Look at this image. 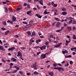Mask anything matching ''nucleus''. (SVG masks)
I'll return each mask as SVG.
<instances>
[{
  "label": "nucleus",
  "mask_w": 76,
  "mask_h": 76,
  "mask_svg": "<svg viewBox=\"0 0 76 76\" xmlns=\"http://www.w3.org/2000/svg\"><path fill=\"white\" fill-rule=\"evenodd\" d=\"M54 69H58V71H61V70H62V71H64V68L62 67H57L56 68L54 67Z\"/></svg>",
  "instance_id": "f257e3e1"
},
{
  "label": "nucleus",
  "mask_w": 76,
  "mask_h": 76,
  "mask_svg": "<svg viewBox=\"0 0 76 76\" xmlns=\"http://www.w3.org/2000/svg\"><path fill=\"white\" fill-rule=\"evenodd\" d=\"M31 67L32 68H34L35 70H37V68H36V67H37V63L35 62V63L33 64V65L31 66Z\"/></svg>",
  "instance_id": "f03ea898"
},
{
  "label": "nucleus",
  "mask_w": 76,
  "mask_h": 76,
  "mask_svg": "<svg viewBox=\"0 0 76 76\" xmlns=\"http://www.w3.org/2000/svg\"><path fill=\"white\" fill-rule=\"evenodd\" d=\"M68 23H69V24H71V23H73V24H76V22L75 20H71Z\"/></svg>",
  "instance_id": "7ed1b4c3"
},
{
  "label": "nucleus",
  "mask_w": 76,
  "mask_h": 76,
  "mask_svg": "<svg viewBox=\"0 0 76 76\" xmlns=\"http://www.w3.org/2000/svg\"><path fill=\"white\" fill-rule=\"evenodd\" d=\"M62 44V43H61L58 44H57L56 45H55L54 47H55V48H58V47H60V46Z\"/></svg>",
  "instance_id": "20e7f679"
},
{
  "label": "nucleus",
  "mask_w": 76,
  "mask_h": 76,
  "mask_svg": "<svg viewBox=\"0 0 76 76\" xmlns=\"http://www.w3.org/2000/svg\"><path fill=\"white\" fill-rule=\"evenodd\" d=\"M40 57L41 59H42V58H46V56H45V54H42Z\"/></svg>",
  "instance_id": "39448f33"
},
{
  "label": "nucleus",
  "mask_w": 76,
  "mask_h": 76,
  "mask_svg": "<svg viewBox=\"0 0 76 76\" xmlns=\"http://www.w3.org/2000/svg\"><path fill=\"white\" fill-rule=\"evenodd\" d=\"M12 20L13 22H15V21L16 20V17H15L13 15L12 16Z\"/></svg>",
  "instance_id": "423d86ee"
},
{
  "label": "nucleus",
  "mask_w": 76,
  "mask_h": 76,
  "mask_svg": "<svg viewBox=\"0 0 76 76\" xmlns=\"http://www.w3.org/2000/svg\"><path fill=\"white\" fill-rule=\"evenodd\" d=\"M43 1V0H39V3L41 5H43V1Z\"/></svg>",
  "instance_id": "0eeeda50"
},
{
  "label": "nucleus",
  "mask_w": 76,
  "mask_h": 76,
  "mask_svg": "<svg viewBox=\"0 0 76 76\" xmlns=\"http://www.w3.org/2000/svg\"><path fill=\"white\" fill-rule=\"evenodd\" d=\"M34 48H37V49L38 48H40L41 50H43V49H42V47H39V46L34 47Z\"/></svg>",
  "instance_id": "6e6552de"
},
{
  "label": "nucleus",
  "mask_w": 76,
  "mask_h": 76,
  "mask_svg": "<svg viewBox=\"0 0 76 76\" xmlns=\"http://www.w3.org/2000/svg\"><path fill=\"white\" fill-rule=\"evenodd\" d=\"M4 8L5 10H12L14 9H13L11 8H8V9H7V7H4Z\"/></svg>",
  "instance_id": "1a4fd4ad"
},
{
  "label": "nucleus",
  "mask_w": 76,
  "mask_h": 76,
  "mask_svg": "<svg viewBox=\"0 0 76 76\" xmlns=\"http://www.w3.org/2000/svg\"><path fill=\"white\" fill-rule=\"evenodd\" d=\"M0 50L2 51H5V49L3 48V47L2 46H0Z\"/></svg>",
  "instance_id": "9d476101"
},
{
  "label": "nucleus",
  "mask_w": 76,
  "mask_h": 76,
  "mask_svg": "<svg viewBox=\"0 0 76 76\" xmlns=\"http://www.w3.org/2000/svg\"><path fill=\"white\" fill-rule=\"evenodd\" d=\"M36 16H37L38 18H39L40 19H41V18L42 16H41L40 15H38V14H36Z\"/></svg>",
  "instance_id": "9b49d317"
},
{
  "label": "nucleus",
  "mask_w": 76,
  "mask_h": 76,
  "mask_svg": "<svg viewBox=\"0 0 76 76\" xmlns=\"http://www.w3.org/2000/svg\"><path fill=\"white\" fill-rule=\"evenodd\" d=\"M50 13V12H47V10H45L44 12V14H45V15H47V14H49Z\"/></svg>",
  "instance_id": "f8f14e48"
},
{
  "label": "nucleus",
  "mask_w": 76,
  "mask_h": 76,
  "mask_svg": "<svg viewBox=\"0 0 76 76\" xmlns=\"http://www.w3.org/2000/svg\"><path fill=\"white\" fill-rule=\"evenodd\" d=\"M67 28L68 29V31H72V27H67Z\"/></svg>",
  "instance_id": "ddd939ff"
},
{
  "label": "nucleus",
  "mask_w": 76,
  "mask_h": 76,
  "mask_svg": "<svg viewBox=\"0 0 76 76\" xmlns=\"http://www.w3.org/2000/svg\"><path fill=\"white\" fill-rule=\"evenodd\" d=\"M66 19L68 20H72V19H73V18L71 17H67Z\"/></svg>",
  "instance_id": "4468645a"
},
{
  "label": "nucleus",
  "mask_w": 76,
  "mask_h": 76,
  "mask_svg": "<svg viewBox=\"0 0 76 76\" xmlns=\"http://www.w3.org/2000/svg\"><path fill=\"white\" fill-rule=\"evenodd\" d=\"M22 9V6H20L17 8L16 10H20Z\"/></svg>",
  "instance_id": "2eb2a0df"
},
{
  "label": "nucleus",
  "mask_w": 76,
  "mask_h": 76,
  "mask_svg": "<svg viewBox=\"0 0 76 76\" xmlns=\"http://www.w3.org/2000/svg\"><path fill=\"white\" fill-rule=\"evenodd\" d=\"M71 57H72V56L70 55L69 56H65V58H71Z\"/></svg>",
  "instance_id": "dca6fc26"
},
{
  "label": "nucleus",
  "mask_w": 76,
  "mask_h": 76,
  "mask_svg": "<svg viewBox=\"0 0 76 76\" xmlns=\"http://www.w3.org/2000/svg\"><path fill=\"white\" fill-rule=\"evenodd\" d=\"M11 61H16V59L15 58H11Z\"/></svg>",
  "instance_id": "f3484780"
},
{
  "label": "nucleus",
  "mask_w": 76,
  "mask_h": 76,
  "mask_svg": "<svg viewBox=\"0 0 76 76\" xmlns=\"http://www.w3.org/2000/svg\"><path fill=\"white\" fill-rule=\"evenodd\" d=\"M36 35V34H35V31H34L33 32H32V34L31 35V36H35Z\"/></svg>",
  "instance_id": "a211bd4d"
},
{
  "label": "nucleus",
  "mask_w": 76,
  "mask_h": 76,
  "mask_svg": "<svg viewBox=\"0 0 76 76\" xmlns=\"http://www.w3.org/2000/svg\"><path fill=\"white\" fill-rule=\"evenodd\" d=\"M61 23L60 22H58L57 23L56 25V26H57L58 27L60 25Z\"/></svg>",
  "instance_id": "6ab92c4d"
},
{
  "label": "nucleus",
  "mask_w": 76,
  "mask_h": 76,
  "mask_svg": "<svg viewBox=\"0 0 76 76\" xmlns=\"http://www.w3.org/2000/svg\"><path fill=\"white\" fill-rule=\"evenodd\" d=\"M49 75L51 76H54V73H53V72H50L49 73Z\"/></svg>",
  "instance_id": "aec40b11"
},
{
  "label": "nucleus",
  "mask_w": 76,
  "mask_h": 76,
  "mask_svg": "<svg viewBox=\"0 0 76 76\" xmlns=\"http://www.w3.org/2000/svg\"><path fill=\"white\" fill-rule=\"evenodd\" d=\"M10 32V31L9 30H7L5 33V34L6 35H7V34L9 33Z\"/></svg>",
  "instance_id": "412c9836"
},
{
  "label": "nucleus",
  "mask_w": 76,
  "mask_h": 76,
  "mask_svg": "<svg viewBox=\"0 0 76 76\" xmlns=\"http://www.w3.org/2000/svg\"><path fill=\"white\" fill-rule=\"evenodd\" d=\"M41 41L39 39H38V40L36 41V43L37 44H38L39 42H41Z\"/></svg>",
  "instance_id": "4be33fe9"
},
{
  "label": "nucleus",
  "mask_w": 76,
  "mask_h": 76,
  "mask_svg": "<svg viewBox=\"0 0 76 76\" xmlns=\"http://www.w3.org/2000/svg\"><path fill=\"white\" fill-rule=\"evenodd\" d=\"M42 48V49H43V50H45L46 48V46L43 45Z\"/></svg>",
  "instance_id": "5701e85b"
},
{
  "label": "nucleus",
  "mask_w": 76,
  "mask_h": 76,
  "mask_svg": "<svg viewBox=\"0 0 76 76\" xmlns=\"http://www.w3.org/2000/svg\"><path fill=\"white\" fill-rule=\"evenodd\" d=\"M31 12H32V11H31V10L28 11L27 12V15H29V13H31Z\"/></svg>",
  "instance_id": "b1692460"
},
{
  "label": "nucleus",
  "mask_w": 76,
  "mask_h": 76,
  "mask_svg": "<svg viewBox=\"0 0 76 76\" xmlns=\"http://www.w3.org/2000/svg\"><path fill=\"white\" fill-rule=\"evenodd\" d=\"M62 15H67V12H62Z\"/></svg>",
  "instance_id": "393cba45"
},
{
  "label": "nucleus",
  "mask_w": 76,
  "mask_h": 76,
  "mask_svg": "<svg viewBox=\"0 0 76 76\" xmlns=\"http://www.w3.org/2000/svg\"><path fill=\"white\" fill-rule=\"evenodd\" d=\"M14 67H15V68H16L17 70H19V68L18 67L16 66H14Z\"/></svg>",
  "instance_id": "a878e982"
},
{
  "label": "nucleus",
  "mask_w": 76,
  "mask_h": 76,
  "mask_svg": "<svg viewBox=\"0 0 76 76\" xmlns=\"http://www.w3.org/2000/svg\"><path fill=\"white\" fill-rule=\"evenodd\" d=\"M55 20H56L57 21H60V20L58 18H55Z\"/></svg>",
  "instance_id": "bb28decb"
},
{
  "label": "nucleus",
  "mask_w": 76,
  "mask_h": 76,
  "mask_svg": "<svg viewBox=\"0 0 76 76\" xmlns=\"http://www.w3.org/2000/svg\"><path fill=\"white\" fill-rule=\"evenodd\" d=\"M69 66V63H67L66 64H65V67H66V66H67V67H68Z\"/></svg>",
  "instance_id": "cd10ccee"
},
{
  "label": "nucleus",
  "mask_w": 76,
  "mask_h": 76,
  "mask_svg": "<svg viewBox=\"0 0 76 76\" xmlns=\"http://www.w3.org/2000/svg\"><path fill=\"white\" fill-rule=\"evenodd\" d=\"M34 75H38V72H34Z\"/></svg>",
  "instance_id": "c85d7f7f"
},
{
  "label": "nucleus",
  "mask_w": 76,
  "mask_h": 76,
  "mask_svg": "<svg viewBox=\"0 0 76 76\" xmlns=\"http://www.w3.org/2000/svg\"><path fill=\"white\" fill-rule=\"evenodd\" d=\"M73 37V39H76V37L75 36V34H74Z\"/></svg>",
  "instance_id": "c756f323"
},
{
  "label": "nucleus",
  "mask_w": 76,
  "mask_h": 76,
  "mask_svg": "<svg viewBox=\"0 0 76 76\" xmlns=\"http://www.w3.org/2000/svg\"><path fill=\"white\" fill-rule=\"evenodd\" d=\"M23 30L24 31H27V30H28V28L25 27L23 29Z\"/></svg>",
  "instance_id": "7c9ffc66"
},
{
  "label": "nucleus",
  "mask_w": 76,
  "mask_h": 76,
  "mask_svg": "<svg viewBox=\"0 0 76 76\" xmlns=\"http://www.w3.org/2000/svg\"><path fill=\"white\" fill-rule=\"evenodd\" d=\"M27 33L28 34H29L30 35H31V32H30V31H28L27 32Z\"/></svg>",
  "instance_id": "2f4dec72"
},
{
  "label": "nucleus",
  "mask_w": 76,
  "mask_h": 76,
  "mask_svg": "<svg viewBox=\"0 0 76 76\" xmlns=\"http://www.w3.org/2000/svg\"><path fill=\"white\" fill-rule=\"evenodd\" d=\"M56 66H57V64H53V66L54 67H56Z\"/></svg>",
  "instance_id": "473e14b6"
},
{
  "label": "nucleus",
  "mask_w": 76,
  "mask_h": 76,
  "mask_svg": "<svg viewBox=\"0 0 76 76\" xmlns=\"http://www.w3.org/2000/svg\"><path fill=\"white\" fill-rule=\"evenodd\" d=\"M18 72V70H15L13 71V73H16V72Z\"/></svg>",
  "instance_id": "72a5a7b5"
},
{
  "label": "nucleus",
  "mask_w": 76,
  "mask_h": 76,
  "mask_svg": "<svg viewBox=\"0 0 76 76\" xmlns=\"http://www.w3.org/2000/svg\"><path fill=\"white\" fill-rule=\"evenodd\" d=\"M45 44L46 45H48V42L47 41L46 42H45Z\"/></svg>",
  "instance_id": "f704fd0d"
},
{
  "label": "nucleus",
  "mask_w": 76,
  "mask_h": 76,
  "mask_svg": "<svg viewBox=\"0 0 76 76\" xmlns=\"http://www.w3.org/2000/svg\"><path fill=\"white\" fill-rule=\"evenodd\" d=\"M56 22H54L53 23H52V26H54V25L56 24Z\"/></svg>",
  "instance_id": "c9c22d12"
},
{
  "label": "nucleus",
  "mask_w": 76,
  "mask_h": 76,
  "mask_svg": "<svg viewBox=\"0 0 76 76\" xmlns=\"http://www.w3.org/2000/svg\"><path fill=\"white\" fill-rule=\"evenodd\" d=\"M19 73H20L21 75H23V72L22 71H19Z\"/></svg>",
  "instance_id": "e433bc0d"
},
{
  "label": "nucleus",
  "mask_w": 76,
  "mask_h": 76,
  "mask_svg": "<svg viewBox=\"0 0 76 76\" xmlns=\"http://www.w3.org/2000/svg\"><path fill=\"white\" fill-rule=\"evenodd\" d=\"M73 61H71L69 62V63L70 64H73Z\"/></svg>",
  "instance_id": "4c0bfd02"
},
{
  "label": "nucleus",
  "mask_w": 76,
  "mask_h": 76,
  "mask_svg": "<svg viewBox=\"0 0 76 76\" xmlns=\"http://www.w3.org/2000/svg\"><path fill=\"white\" fill-rule=\"evenodd\" d=\"M72 29H73V31H74V30H76V27H74L72 28Z\"/></svg>",
  "instance_id": "58836bf2"
},
{
  "label": "nucleus",
  "mask_w": 76,
  "mask_h": 76,
  "mask_svg": "<svg viewBox=\"0 0 76 76\" xmlns=\"http://www.w3.org/2000/svg\"><path fill=\"white\" fill-rule=\"evenodd\" d=\"M21 49H22V50H25L26 49V48L25 47H22L21 48Z\"/></svg>",
  "instance_id": "ea45409f"
},
{
  "label": "nucleus",
  "mask_w": 76,
  "mask_h": 76,
  "mask_svg": "<svg viewBox=\"0 0 76 76\" xmlns=\"http://www.w3.org/2000/svg\"><path fill=\"white\" fill-rule=\"evenodd\" d=\"M1 29L3 31H4V30H6V29L4 28H2Z\"/></svg>",
  "instance_id": "a19ab883"
},
{
  "label": "nucleus",
  "mask_w": 76,
  "mask_h": 76,
  "mask_svg": "<svg viewBox=\"0 0 76 76\" xmlns=\"http://www.w3.org/2000/svg\"><path fill=\"white\" fill-rule=\"evenodd\" d=\"M3 24L4 26H6V22H4L3 23Z\"/></svg>",
  "instance_id": "79ce46f5"
},
{
  "label": "nucleus",
  "mask_w": 76,
  "mask_h": 76,
  "mask_svg": "<svg viewBox=\"0 0 76 76\" xmlns=\"http://www.w3.org/2000/svg\"><path fill=\"white\" fill-rule=\"evenodd\" d=\"M11 50H15V48L14 47H13L11 48Z\"/></svg>",
  "instance_id": "37998d69"
},
{
  "label": "nucleus",
  "mask_w": 76,
  "mask_h": 76,
  "mask_svg": "<svg viewBox=\"0 0 76 76\" xmlns=\"http://www.w3.org/2000/svg\"><path fill=\"white\" fill-rule=\"evenodd\" d=\"M2 61L3 62H4V63H6V61H5L3 59H2Z\"/></svg>",
  "instance_id": "c03bdc74"
},
{
  "label": "nucleus",
  "mask_w": 76,
  "mask_h": 76,
  "mask_svg": "<svg viewBox=\"0 0 76 76\" xmlns=\"http://www.w3.org/2000/svg\"><path fill=\"white\" fill-rule=\"evenodd\" d=\"M41 53V52H37V56H38L39 55V54H40Z\"/></svg>",
  "instance_id": "a18cd8bd"
},
{
  "label": "nucleus",
  "mask_w": 76,
  "mask_h": 76,
  "mask_svg": "<svg viewBox=\"0 0 76 76\" xmlns=\"http://www.w3.org/2000/svg\"><path fill=\"white\" fill-rule=\"evenodd\" d=\"M25 28H29V25H28V24L26 25V26H25Z\"/></svg>",
  "instance_id": "49530a36"
},
{
  "label": "nucleus",
  "mask_w": 76,
  "mask_h": 76,
  "mask_svg": "<svg viewBox=\"0 0 76 76\" xmlns=\"http://www.w3.org/2000/svg\"><path fill=\"white\" fill-rule=\"evenodd\" d=\"M50 38H53L54 37V36L53 35H50Z\"/></svg>",
  "instance_id": "de8ad7c7"
},
{
  "label": "nucleus",
  "mask_w": 76,
  "mask_h": 76,
  "mask_svg": "<svg viewBox=\"0 0 76 76\" xmlns=\"http://www.w3.org/2000/svg\"><path fill=\"white\" fill-rule=\"evenodd\" d=\"M29 26V28H30V27H31V26H32V24H28Z\"/></svg>",
  "instance_id": "09e8293b"
},
{
  "label": "nucleus",
  "mask_w": 76,
  "mask_h": 76,
  "mask_svg": "<svg viewBox=\"0 0 76 76\" xmlns=\"http://www.w3.org/2000/svg\"><path fill=\"white\" fill-rule=\"evenodd\" d=\"M23 23H24V24H28V23L27 22H23Z\"/></svg>",
  "instance_id": "8fccbe9b"
},
{
  "label": "nucleus",
  "mask_w": 76,
  "mask_h": 76,
  "mask_svg": "<svg viewBox=\"0 0 76 76\" xmlns=\"http://www.w3.org/2000/svg\"><path fill=\"white\" fill-rule=\"evenodd\" d=\"M37 7L38 9H40V7H39V6L38 5H37Z\"/></svg>",
  "instance_id": "3c124183"
},
{
  "label": "nucleus",
  "mask_w": 76,
  "mask_h": 76,
  "mask_svg": "<svg viewBox=\"0 0 76 76\" xmlns=\"http://www.w3.org/2000/svg\"><path fill=\"white\" fill-rule=\"evenodd\" d=\"M19 56L20 57H22V54H20L19 55Z\"/></svg>",
  "instance_id": "603ef678"
},
{
  "label": "nucleus",
  "mask_w": 76,
  "mask_h": 76,
  "mask_svg": "<svg viewBox=\"0 0 76 76\" xmlns=\"http://www.w3.org/2000/svg\"><path fill=\"white\" fill-rule=\"evenodd\" d=\"M54 7H57V4H55L53 5Z\"/></svg>",
  "instance_id": "864d4df0"
},
{
  "label": "nucleus",
  "mask_w": 76,
  "mask_h": 76,
  "mask_svg": "<svg viewBox=\"0 0 76 76\" xmlns=\"http://www.w3.org/2000/svg\"><path fill=\"white\" fill-rule=\"evenodd\" d=\"M30 41H31V42H34V41L33 39H31Z\"/></svg>",
  "instance_id": "5fc2aeb1"
},
{
  "label": "nucleus",
  "mask_w": 76,
  "mask_h": 76,
  "mask_svg": "<svg viewBox=\"0 0 76 76\" xmlns=\"http://www.w3.org/2000/svg\"><path fill=\"white\" fill-rule=\"evenodd\" d=\"M18 54H19V55H20V54H20V53H21V52H20V51H18Z\"/></svg>",
  "instance_id": "6e6d98bb"
},
{
  "label": "nucleus",
  "mask_w": 76,
  "mask_h": 76,
  "mask_svg": "<svg viewBox=\"0 0 76 76\" xmlns=\"http://www.w3.org/2000/svg\"><path fill=\"white\" fill-rule=\"evenodd\" d=\"M66 43H70V41H67V40H66Z\"/></svg>",
  "instance_id": "4d7b16f0"
},
{
  "label": "nucleus",
  "mask_w": 76,
  "mask_h": 76,
  "mask_svg": "<svg viewBox=\"0 0 76 76\" xmlns=\"http://www.w3.org/2000/svg\"><path fill=\"white\" fill-rule=\"evenodd\" d=\"M15 27L18 28V27H19V25H16V26H15Z\"/></svg>",
  "instance_id": "13d9d810"
},
{
  "label": "nucleus",
  "mask_w": 76,
  "mask_h": 76,
  "mask_svg": "<svg viewBox=\"0 0 76 76\" xmlns=\"http://www.w3.org/2000/svg\"><path fill=\"white\" fill-rule=\"evenodd\" d=\"M72 7H76V5H72Z\"/></svg>",
  "instance_id": "bf43d9fd"
},
{
  "label": "nucleus",
  "mask_w": 76,
  "mask_h": 76,
  "mask_svg": "<svg viewBox=\"0 0 76 76\" xmlns=\"http://www.w3.org/2000/svg\"><path fill=\"white\" fill-rule=\"evenodd\" d=\"M40 37L41 38H44V36H40Z\"/></svg>",
  "instance_id": "052dcab7"
},
{
  "label": "nucleus",
  "mask_w": 76,
  "mask_h": 76,
  "mask_svg": "<svg viewBox=\"0 0 76 76\" xmlns=\"http://www.w3.org/2000/svg\"><path fill=\"white\" fill-rule=\"evenodd\" d=\"M23 5L24 6H27V5H28V4L25 3L23 4Z\"/></svg>",
  "instance_id": "680f3d73"
},
{
  "label": "nucleus",
  "mask_w": 76,
  "mask_h": 76,
  "mask_svg": "<svg viewBox=\"0 0 76 76\" xmlns=\"http://www.w3.org/2000/svg\"><path fill=\"white\" fill-rule=\"evenodd\" d=\"M65 52L66 53H68V51H67V50H65Z\"/></svg>",
  "instance_id": "e2e57ef3"
},
{
  "label": "nucleus",
  "mask_w": 76,
  "mask_h": 76,
  "mask_svg": "<svg viewBox=\"0 0 76 76\" xmlns=\"http://www.w3.org/2000/svg\"><path fill=\"white\" fill-rule=\"evenodd\" d=\"M75 48H71L70 49L72 51H73V50H75Z\"/></svg>",
  "instance_id": "0e129e2a"
},
{
  "label": "nucleus",
  "mask_w": 76,
  "mask_h": 76,
  "mask_svg": "<svg viewBox=\"0 0 76 76\" xmlns=\"http://www.w3.org/2000/svg\"><path fill=\"white\" fill-rule=\"evenodd\" d=\"M62 53H63V54H65V51L62 50Z\"/></svg>",
  "instance_id": "69168bd1"
},
{
  "label": "nucleus",
  "mask_w": 76,
  "mask_h": 76,
  "mask_svg": "<svg viewBox=\"0 0 76 76\" xmlns=\"http://www.w3.org/2000/svg\"><path fill=\"white\" fill-rule=\"evenodd\" d=\"M64 26H67V24L64 23Z\"/></svg>",
  "instance_id": "338daca9"
},
{
  "label": "nucleus",
  "mask_w": 76,
  "mask_h": 76,
  "mask_svg": "<svg viewBox=\"0 0 76 76\" xmlns=\"http://www.w3.org/2000/svg\"><path fill=\"white\" fill-rule=\"evenodd\" d=\"M54 2H52L51 3V4L52 5V6L54 5Z\"/></svg>",
  "instance_id": "774afa93"
}]
</instances>
